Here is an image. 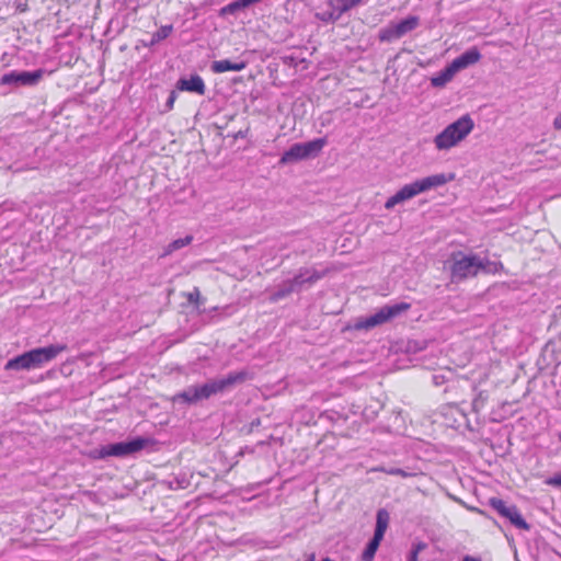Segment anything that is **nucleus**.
<instances>
[{"label":"nucleus","instance_id":"nucleus-1","mask_svg":"<svg viewBox=\"0 0 561 561\" xmlns=\"http://www.w3.org/2000/svg\"><path fill=\"white\" fill-rule=\"evenodd\" d=\"M500 267H502L501 263L491 262L486 256L476 253L457 251L451 253L449 259L450 279L453 283H460L476 277L481 272L495 273Z\"/></svg>","mask_w":561,"mask_h":561},{"label":"nucleus","instance_id":"nucleus-2","mask_svg":"<svg viewBox=\"0 0 561 561\" xmlns=\"http://www.w3.org/2000/svg\"><path fill=\"white\" fill-rule=\"evenodd\" d=\"M247 371L230 373L226 377L211 379L201 386H190L173 397V402L185 404H196L202 400H206L214 394L224 392L226 389L241 383L247 379Z\"/></svg>","mask_w":561,"mask_h":561},{"label":"nucleus","instance_id":"nucleus-3","mask_svg":"<svg viewBox=\"0 0 561 561\" xmlns=\"http://www.w3.org/2000/svg\"><path fill=\"white\" fill-rule=\"evenodd\" d=\"M66 350V344H50L44 347H36L9 359L4 365V369L16 371L41 369Z\"/></svg>","mask_w":561,"mask_h":561},{"label":"nucleus","instance_id":"nucleus-4","mask_svg":"<svg viewBox=\"0 0 561 561\" xmlns=\"http://www.w3.org/2000/svg\"><path fill=\"white\" fill-rule=\"evenodd\" d=\"M454 178V174L437 173L405 184L386 201L385 208L392 209L396 205L402 204L421 193L445 185Z\"/></svg>","mask_w":561,"mask_h":561},{"label":"nucleus","instance_id":"nucleus-5","mask_svg":"<svg viewBox=\"0 0 561 561\" xmlns=\"http://www.w3.org/2000/svg\"><path fill=\"white\" fill-rule=\"evenodd\" d=\"M473 128L474 122L470 115H462L434 137L435 148L439 151L449 150L462 141Z\"/></svg>","mask_w":561,"mask_h":561},{"label":"nucleus","instance_id":"nucleus-6","mask_svg":"<svg viewBox=\"0 0 561 561\" xmlns=\"http://www.w3.org/2000/svg\"><path fill=\"white\" fill-rule=\"evenodd\" d=\"M408 309H410V304L408 302H398L394 305L383 306L370 316L356 319L353 324V328L357 331L371 330L376 327L387 323L388 321L398 317Z\"/></svg>","mask_w":561,"mask_h":561},{"label":"nucleus","instance_id":"nucleus-7","mask_svg":"<svg viewBox=\"0 0 561 561\" xmlns=\"http://www.w3.org/2000/svg\"><path fill=\"white\" fill-rule=\"evenodd\" d=\"M408 309H410V304L408 302H398L394 305L383 306L370 316L356 319L353 324V328L357 331L371 330L376 327L387 323L388 321L398 317Z\"/></svg>","mask_w":561,"mask_h":561},{"label":"nucleus","instance_id":"nucleus-8","mask_svg":"<svg viewBox=\"0 0 561 561\" xmlns=\"http://www.w3.org/2000/svg\"><path fill=\"white\" fill-rule=\"evenodd\" d=\"M325 145V138H317L307 142L294 144L288 150H286L283 153L279 163L287 164L290 162L307 159L312 156H317Z\"/></svg>","mask_w":561,"mask_h":561},{"label":"nucleus","instance_id":"nucleus-9","mask_svg":"<svg viewBox=\"0 0 561 561\" xmlns=\"http://www.w3.org/2000/svg\"><path fill=\"white\" fill-rule=\"evenodd\" d=\"M150 443L146 437H134L129 440L118 442L102 446L100 449L101 457H127L146 448Z\"/></svg>","mask_w":561,"mask_h":561},{"label":"nucleus","instance_id":"nucleus-10","mask_svg":"<svg viewBox=\"0 0 561 561\" xmlns=\"http://www.w3.org/2000/svg\"><path fill=\"white\" fill-rule=\"evenodd\" d=\"M44 73L45 71L43 69H36L33 71L12 70L0 78V85H8L12 88L35 87L43 79Z\"/></svg>","mask_w":561,"mask_h":561},{"label":"nucleus","instance_id":"nucleus-11","mask_svg":"<svg viewBox=\"0 0 561 561\" xmlns=\"http://www.w3.org/2000/svg\"><path fill=\"white\" fill-rule=\"evenodd\" d=\"M420 24V19L415 15H410L397 23H391L379 32V39L381 42H391L401 38L409 32L415 30Z\"/></svg>","mask_w":561,"mask_h":561},{"label":"nucleus","instance_id":"nucleus-12","mask_svg":"<svg viewBox=\"0 0 561 561\" xmlns=\"http://www.w3.org/2000/svg\"><path fill=\"white\" fill-rule=\"evenodd\" d=\"M323 276L324 272H320L316 268L305 267L300 268L298 274L289 280L295 286V288L300 291L306 284L312 285Z\"/></svg>","mask_w":561,"mask_h":561},{"label":"nucleus","instance_id":"nucleus-13","mask_svg":"<svg viewBox=\"0 0 561 561\" xmlns=\"http://www.w3.org/2000/svg\"><path fill=\"white\" fill-rule=\"evenodd\" d=\"M481 59V54L477 47H472L460 56L455 58L449 65L455 70V72H459L462 69L468 68L471 65L477 64Z\"/></svg>","mask_w":561,"mask_h":561},{"label":"nucleus","instance_id":"nucleus-14","mask_svg":"<svg viewBox=\"0 0 561 561\" xmlns=\"http://www.w3.org/2000/svg\"><path fill=\"white\" fill-rule=\"evenodd\" d=\"M328 5L331 11H329V18H322L324 22H336L344 13L353 9L350 0H329Z\"/></svg>","mask_w":561,"mask_h":561},{"label":"nucleus","instance_id":"nucleus-15","mask_svg":"<svg viewBox=\"0 0 561 561\" xmlns=\"http://www.w3.org/2000/svg\"><path fill=\"white\" fill-rule=\"evenodd\" d=\"M176 88L180 91L194 92L199 95H203L205 93V83L198 75L191 76L188 79L181 78L176 82Z\"/></svg>","mask_w":561,"mask_h":561},{"label":"nucleus","instance_id":"nucleus-16","mask_svg":"<svg viewBox=\"0 0 561 561\" xmlns=\"http://www.w3.org/2000/svg\"><path fill=\"white\" fill-rule=\"evenodd\" d=\"M247 62L245 61H238L233 62L228 59L222 60H215L210 65V70L214 73H222L226 71H241L245 69Z\"/></svg>","mask_w":561,"mask_h":561},{"label":"nucleus","instance_id":"nucleus-17","mask_svg":"<svg viewBox=\"0 0 561 561\" xmlns=\"http://www.w3.org/2000/svg\"><path fill=\"white\" fill-rule=\"evenodd\" d=\"M456 72L450 65L446 66L442 71L431 78V84L434 88H443L453 80Z\"/></svg>","mask_w":561,"mask_h":561},{"label":"nucleus","instance_id":"nucleus-18","mask_svg":"<svg viewBox=\"0 0 561 561\" xmlns=\"http://www.w3.org/2000/svg\"><path fill=\"white\" fill-rule=\"evenodd\" d=\"M503 517L507 518L511 522V524L514 525L518 529H524V530L529 529V525L523 518L518 508L515 505H510L508 510L503 515Z\"/></svg>","mask_w":561,"mask_h":561},{"label":"nucleus","instance_id":"nucleus-19","mask_svg":"<svg viewBox=\"0 0 561 561\" xmlns=\"http://www.w3.org/2000/svg\"><path fill=\"white\" fill-rule=\"evenodd\" d=\"M389 513L385 508H380L376 515V527L374 536L383 539L385 533L389 524Z\"/></svg>","mask_w":561,"mask_h":561},{"label":"nucleus","instance_id":"nucleus-20","mask_svg":"<svg viewBox=\"0 0 561 561\" xmlns=\"http://www.w3.org/2000/svg\"><path fill=\"white\" fill-rule=\"evenodd\" d=\"M192 241H193V236H191V234H188L184 238L176 239V240L172 241L171 243H169L164 248L161 256H168L171 253H173L174 251H178V250L191 244Z\"/></svg>","mask_w":561,"mask_h":561},{"label":"nucleus","instance_id":"nucleus-21","mask_svg":"<svg viewBox=\"0 0 561 561\" xmlns=\"http://www.w3.org/2000/svg\"><path fill=\"white\" fill-rule=\"evenodd\" d=\"M294 291H298L295 286L290 283V280H284L278 285L277 289L273 293L272 299L274 301L280 300Z\"/></svg>","mask_w":561,"mask_h":561},{"label":"nucleus","instance_id":"nucleus-22","mask_svg":"<svg viewBox=\"0 0 561 561\" xmlns=\"http://www.w3.org/2000/svg\"><path fill=\"white\" fill-rule=\"evenodd\" d=\"M382 539L373 536V538L367 543L366 548L364 549L362 553V560L363 561H371L376 554V551L378 550L380 542Z\"/></svg>","mask_w":561,"mask_h":561},{"label":"nucleus","instance_id":"nucleus-23","mask_svg":"<svg viewBox=\"0 0 561 561\" xmlns=\"http://www.w3.org/2000/svg\"><path fill=\"white\" fill-rule=\"evenodd\" d=\"M373 471L385 472L390 476H400L402 478H410L416 476L414 471L394 468V467H377L374 468Z\"/></svg>","mask_w":561,"mask_h":561},{"label":"nucleus","instance_id":"nucleus-24","mask_svg":"<svg viewBox=\"0 0 561 561\" xmlns=\"http://www.w3.org/2000/svg\"><path fill=\"white\" fill-rule=\"evenodd\" d=\"M172 31H173L172 25L161 26L156 33L152 34V37L150 41V46H153V45L158 44L159 42L169 37L170 34L172 33Z\"/></svg>","mask_w":561,"mask_h":561},{"label":"nucleus","instance_id":"nucleus-25","mask_svg":"<svg viewBox=\"0 0 561 561\" xmlns=\"http://www.w3.org/2000/svg\"><path fill=\"white\" fill-rule=\"evenodd\" d=\"M489 503L490 506L494 508L501 516H503L510 507V505H507L503 500L497 497H491Z\"/></svg>","mask_w":561,"mask_h":561},{"label":"nucleus","instance_id":"nucleus-26","mask_svg":"<svg viewBox=\"0 0 561 561\" xmlns=\"http://www.w3.org/2000/svg\"><path fill=\"white\" fill-rule=\"evenodd\" d=\"M545 483L550 486L561 488V472L549 477L545 480Z\"/></svg>","mask_w":561,"mask_h":561},{"label":"nucleus","instance_id":"nucleus-27","mask_svg":"<svg viewBox=\"0 0 561 561\" xmlns=\"http://www.w3.org/2000/svg\"><path fill=\"white\" fill-rule=\"evenodd\" d=\"M187 300L191 302V304H195L198 306L199 304V300H201V291L197 287H195L188 295H187Z\"/></svg>","mask_w":561,"mask_h":561},{"label":"nucleus","instance_id":"nucleus-28","mask_svg":"<svg viewBox=\"0 0 561 561\" xmlns=\"http://www.w3.org/2000/svg\"><path fill=\"white\" fill-rule=\"evenodd\" d=\"M238 10H241L240 5H239V1L236 0L231 3H229L228 5H226L225 8H222V13H234L236 11Z\"/></svg>","mask_w":561,"mask_h":561},{"label":"nucleus","instance_id":"nucleus-29","mask_svg":"<svg viewBox=\"0 0 561 561\" xmlns=\"http://www.w3.org/2000/svg\"><path fill=\"white\" fill-rule=\"evenodd\" d=\"M175 100H176V93H175V91H171V93L169 94V98L167 100V103H165V107L168 111L173 108V104H174Z\"/></svg>","mask_w":561,"mask_h":561},{"label":"nucleus","instance_id":"nucleus-30","mask_svg":"<svg viewBox=\"0 0 561 561\" xmlns=\"http://www.w3.org/2000/svg\"><path fill=\"white\" fill-rule=\"evenodd\" d=\"M473 409L474 410H478L479 408H481L483 405V400L481 399V394L479 396V398H477L474 401H473Z\"/></svg>","mask_w":561,"mask_h":561},{"label":"nucleus","instance_id":"nucleus-31","mask_svg":"<svg viewBox=\"0 0 561 561\" xmlns=\"http://www.w3.org/2000/svg\"><path fill=\"white\" fill-rule=\"evenodd\" d=\"M553 127L556 129H561V113L553 119Z\"/></svg>","mask_w":561,"mask_h":561},{"label":"nucleus","instance_id":"nucleus-32","mask_svg":"<svg viewBox=\"0 0 561 561\" xmlns=\"http://www.w3.org/2000/svg\"><path fill=\"white\" fill-rule=\"evenodd\" d=\"M461 561H481L478 557L465 556Z\"/></svg>","mask_w":561,"mask_h":561},{"label":"nucleus","instance_id":"nucleus-33","mask_svg":"<svg viewBox=\"0 0 561 561\" xmlns=\"http://www.w3.org/2000/svg\"><path fill=\"white\" fill-rule=\"evenodd\" d=\"M365 0H350L353 8L363 4Z\"/></svg>","mask_w":561,"mask_h":561},{"label":"nucleus","instance_id":"nucleus-34","mask_svg":"<svg viewBox=\"0 0 561 561\" xmlns=\"http://www.w3.org/2000/svg\"><path fill=\"white\" fill-rule=\"evenodd\" d=\"M416 558H417V551L414 550L411 552L408 561H416Z\"/></svg>","mask_w":561,"mask_h":561},{"label":"nucleus","instance_id":"nucleus-35","mask_svg":"<svg viewBox=\"0 0 561 561\" xmlns=\"http://www.w3.org/2000/svg\"><path fill=\"white\" fill-rule=\"evenodd\" d=\"M313 560H314V554H310V556L308 557V559H307V560H305V561H313Z\"/></svg>","mask_w":561,"mask_h":561},{"label":"nucleus","instance_id":"nucleus-36","mask_svg":"<svg viewBox=\"0 0 561 561\" xmlns=\"http://www.w3.org/2000/svg\"><path fill=\"white\" fill-rule=\"evenodd\" d=\"M322 18H329V12L323 13L320 19L322 20Z\"/></svg>","mask_w":561,"mask_h":561},{"label":"nucleus","instance_id":"nucleus-37","mask_svg":"<svg viewBox=\"0 0 561 561\" xmlns=\"http://www.w3.org/2000/svg\"><path fill=\"white\" fill-rule=\"evenodd\" d=\"M321 561H333V560H332V559H330V558H324V559H322Z\"/></svg>","mask_w":561,"mask_h":561},{"label":"nucleus","instance_id":"nucleus-38","mask_svg":"<svg viewBox=\"0 0 561 561\" xmlns=\"http://www.w3.org/2000/svg\"><path fill=\"white\" fill-rule=\"evenodd\" d=\"M559 440L561 442V432L558 434Z\"/></svg>","mask_w":561,"mask_h":561}]
</instances>
